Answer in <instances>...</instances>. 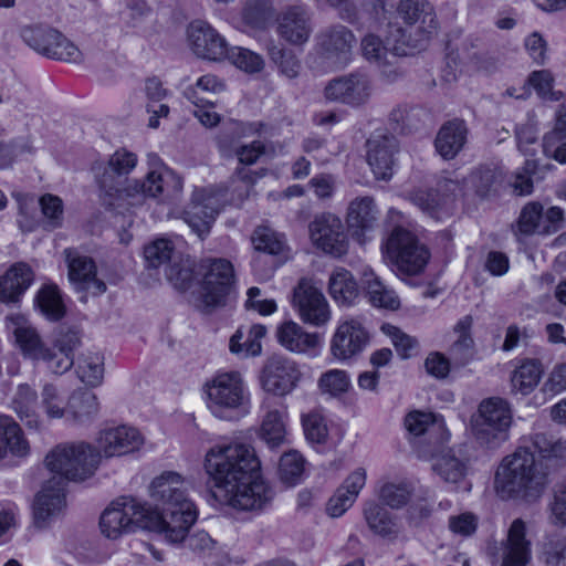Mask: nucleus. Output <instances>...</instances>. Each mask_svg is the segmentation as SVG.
Listing matches in <instances>:
<instances>
[{"label": "nucleus", "instance_id": "obj_1", "mask_svg": "<svg viewBox=\"0 0 566 566\" xmlns=\"http://www.w3.org/2000/svg\"><path fill=\"white\" fill-rule=\"evenodd\" d=\"M203 469L221 504L242 511L262 510L273 497L261 476L260 461L248 444H214L205 455Z\"/></svg>", "mask_w": 566, "mask_h": 566}, {"label": "nucleus", "instance_id": "obj_2", "mask_svg": "<svg viewBox=\"0 0 566 566\" xmlns=\"http://www.w3.org/2000/svg\"><path fill=\"white\" fill-rule=\"evenodd\" d=\"M551 484V473L527 446H520L497 464L493 491L502 501L523 505L538 503Z\"/></svg>", "mask_w": 566, "mask_h": 566}, {"label": "nucleus", "instance_id": "obj_3", "mask_svg": "<svg viewBox=\"0 0 566 566\" xmlns=\"http://www.w3.org/2000/svg\"><path fill=\"white\" fill-rule=\"evenodd\" d=\"M150 496L160 506V512L146 504L155 532L165 535L170 543L184 541L196 522L198 511L187 496L185 482L176 472H164L150 484Z\"/></svg>", "mask_w": 566, "mask_h": 566}, {"label": "nucleus", "instance_id": "obj_4", "mask_svg": "<svg viewBox=\"0 0 566 566\" xmlns=\"http://www.w3.org/2000/svg\"><path fill=\"white\" fill-rule=\"evenodd\" d=\"M202 390L208 410L220 420H234L248 412L250 391L238 370L216 373L205 382Z\"/></svg>", "mask_w": 566, "mask_h": 566}, {"label": "nucleus", "instance_id": "obj_5", "mask_svg": "<svg viewBox=\"0 0 566 566\" xmlns=\"http://www.w3.org/2000/svg\"><path fill=\"white\" fill-rule=\"evenodd\" d=\"M45 465L53 473L51 480L65 488L66 481H84L99 465V453L84 441L61 443L45 457Z\"/></svg>", "mask_w": 566, "mask_h": 566}, {"label": "nucleus", "instance_id": "obj_6", "mask_svg": "<svg viewBox=\"0 0 566 566\" xmlns=\"http://www.w3.org/2000/svg\"><path fill=\"white\" fill-rule=\"evenodd\" d=\"M397 12L406 24L397 29L396 50L403 52L402 46L422 49L437 33L439 23L433 6L426 0H399Z\"/></svg>", "mask_w": 566, "mask_h": 566}, {"label": "nucleus", "instance_id": "obj_7", "mask_svg": "<svg viewBox=\"0 0 566 566\" xmlns=\"http://www.w3.org/2000/svg\"><path fill=\"white\" fill-rule=\"evenodd\" d=\"M148 514L145 503L130 496H120L104 510L99 527L111 539H116L137 527L155 531Z\"/></svg>", "mask_w": 566, "mask_h": 566}, {"label": "nucleus", "instance_id": "obj_8", "mask_svg": "<svg viewBox=\"0 0 566 566\" xmlns=\"http://www.w3.org/2000/svg\"><path fill=\"white\" fill-rule=\"evenodd\" d=\"M389 259L408 275L421 273L430 259L426 244L409 229L396 226L386 242Z\"/></svg>", "mask_w": 566, "mask_h": 566}, {"label": "nucleus", "instance_id": "obj_9", "mask_svg": "<svg viewBox=\"0 0 566 566\" xmlns=\"http://www.w3.org/2000/svg\"><path fill=\"white\" fill-rule=\"evenodd\" d=\"M20 35L27 45L46 57L73 63L82 60L78 48L49 25H25L21 29Z\"/></svg>", "mask_w": 566, "mask_h": 566}, {"label": "nucleus", "instance_id": "obj_10", "mask_svg": "<svg viewBox=\"0 0 566 566\" xmlns=\"http://www.w3.org/2000/svg\"><path fill=\"white\" fill-rule=\"evenodd\" d=\"M511 423L512 412L509 403L501 398H489L480 403L473 432L480 443L497 447L507 439Z\"/></svg>", "mask_w": 566, "mask_h": 566}, {"label": "nucleus", "instance_id": "obj_11", "mask_svg": "<svg viewBox=\"0 0 566 566\" xmlns=\"http://www.w3.org/2000/svg\"><path fill=\"white\" fill-rule=\"evenodd\" d=\"M292 306L304 323L313 326H324L332 317L331 307L325 295L307 277L301 279L293 289Z\"/></svg>", "mask_w": 566, "mask_h": 566}, {"label": "nucleus", "instance_id": "obj_12", "mask_svg": "<svg viewBox=\"0 0 566 566\" xmlns=\"http://www.w3.org/2000/svg\"><path fill=\"white\" fill-rule=\"evenodd\" d=\"M226 201L223 191L219 189L202 188L193 192L185 220L200 239L208 235Z\"/></svg>", "mask_w": 566, "mask_h": 566}, {"label": "nucleus", "instance_id": "obj_13", "mask_svg": "<svg viewBox=\"0 0 566 566\" xmlns=\"http://www.w3.org/2000/svg\"><path fill=\"white\" fill-rule=\"evenodd\" d=\"M313 244L326 254L335 258L345 255L349 241L343 221L333 213L316 216L308 226Z\"/></svg>", "mask_w": 566, "mask_h": 566}, {"label": "nucleus", "instance_id": "obj_14", "mask_svg": "<svg viewBox=\"0 0 566 566\" xmlns=\"http://www.w3.org/2000/svg\"><path fill=\"white\" fill-rule=\"evenodd\" d=\"M369 342V333L364 322L358 317H347L338 322L331 339V354L345 361L359 355Z\"/></svg>", "mask_w": 566, "mask_h": 566}, {"label": "nucleus", "instance_id": "obj_15", "mask_svg": "<svg viewBox=\"0 0 566 566\" xmlns=\"http://www.w3.org/2000/svg\"><path fill=\"white\" fill-rule=\"evenodd\" d=\"M301 376L302 374L295 361L274 355L264 364L260 384L266 392L284 397L296 388Z\"/></svg>", "mask_w": 566, "mask_h": 566}, {"label": "nucleus", "instance_id": "obj_16", "mask_svg": "<svg viewBox=\"0 0 566 566\" xmlns=\"http://www.w3.org/2000/svg\"><path fill=\"white\" fill-rule=\"evenodd\" d=\"M137 156L127 149H118L109 156L107 163L93 167L96 181L104 195H114L127 182V176L135 169Z\"/></svg>", "mask_w": 566, "mask_h": 566}, {"label": "nucleus", "instance_id": "obj_17", "mask_svg": "<svg viewBox=\"0 0 566 566\" xmlns=\"http://www.w3.org/2000/svg\"><path fill=\"white\" fill-rule=\"evenodd\" d=\"M370 78L364 73H350L333 78L325 87V97L349 106H360L371 96Z\"/></svg>", "mask_w": 566, "mask_h": 566}, {"label": "nucleus", "instance_id": "obj_18", "mask_svg": "<svg viewBox=\"0 0 566 566\" xmlns=\"http://www.w3.org/2000/svg\"><path fill=\"white\" fill-rule=\"evenodd\" d=\"M357 39L354 32L340 23L328 25L316 35L318 52L335 64H346Z\"/></svg>", "mask_w": 566, "mask_h": 566}, {"label": "nucleus", "instance_id": "obj_19", "mask_svg": "<svg viewBox=\"0 0 566 566\" xmlns=\"http://www.w3.org/2000/svg\"><path fill=\"white\" fill-rule=\"evenodd\" d=\"M143 443L144 438L136 428L118 426L99 432L95 450L99 453V459L122 457L138 450Z\"/></svg>", "mask_w": 566, "mask_h": 566}, {"label": "nucleus", "instance_id": "obj_20", "mask_svg": "<svg viewBox=\"0 0 566 566\" xmlns=\"http://www.w3.org/2000/svg\"><path fill=\"white\" fill-rule=\"evenodd\" d=\"M276 33L292 45H303L312 33L311 13L303 4L289 6L276 17Z\"/></svg>", "mask_w": 566, "mask_h": 566}, {"label": "nucleus", "instance_id": "obj_21", "mask_svg": "<svg viewBox=\"0 0 566 566\" xmlns=\"http://www.w3.org/2000/svg\"><path fill=\"white\" fill-rule=\"evenodd\" d=\"M81 337L76 331H60L53 340L52 347L40 352L38 360L45 363L49 370L62 375L74 365V350L80 346Z\"/></svg>", "mask_w": 566, "mask_h": 566}, {"label": "nucleus", "instance_id": "obj_22", "mask_svg": "<svg viewBox=\"0 0 566 566\" xmlns=\"http://www.w3.org/2000/svg\"><path fill=\"white\" fill-rule=\"evenodd\" d=\"M234 280L232 264L223 259L213 260L202 281V301L207 306H219L224 302Z\"/></svg>", "mask_w": 566, "mask_h": 566}, {"label": "nucleus", "instance_id": "obj_23", "mask_svg": "<svg viewBox=\"0 0 566 566\" xmlns=\"http://www.w3.org/2000/svg\"><path fill=\"white\" fill-rule=\"evenodd\" d=\"M188 39L192 52L202 59L218 61L226 56V39L209 23L197 20L188 27Z\"/></svg>", "mask_w": 566, "mask_h": 566}, {"label": "nucleus", "instance_id": "obj_24", "mask_svg": "<svg viewBox=\"0 0 566 566\" xmlns=\"http://www.w3.org/2000/svg\"><path fill=\"white\" fill-rule=\"evenodd\" d=\"M379 210L373 197L365 196L352 200L347 208L346 223L352 237L359 244L369 240L378 221Z\"/></svg>", "mask_w": 566, "mask_h": 566}, {"label": "nucleus", "instance_id": "obj_25", "mask_svg": "<svg viewBox=\"0 0 566 566\" xmlns=\"http://www.w3.org/2000/svg\"><path fill=\"white\" fill-rule=\"evenodd\" d=\"M397 151L398 142L392 135L375 134L367 140V161L377 179L391 178Z\"/></svg>", "mask_w": 566, "mask_h": 566}, {"label": "nucleus", "instance_id": "obj_26", "mask_svg": "<svg viewBox=\"0 0 566 566\" xmlns=\"http://www.w3.org/2000/svg\"><path fill=\"white\" fill-rule=\"evenodd\" d=\"M69 269V279L80 290L101 295L106 291V284L96 277V265L92 258L81 254L75 249L64 250Z\"/></svg>", "mask_w": 566, "mask_h": 566}, {"label": "nucleus", "instance_id": "obj_27", "mask_svg": "<svg viewBox=\"0 0 566 566\" xmlns=\"http://www.w3.org/2000/svg\"><path fill=\"white\" fill-rule=\"evenodd\" d=\"M64 486L48 480L35 497L33 504V524L44 530L59 517L65 506Z\"/></svg>", "mask_w": 566, "mask_h": 566}, {"label": "nucleus", "instance_id": "obj_28", "mask_svg": "<svg viewBox=\"0 0 566 566\" xmlns=\"http://www.w3.org/2000/svg\"><path fill=\"white\" fill-rule=\"evenodd\" d=\"M527 526L522 518H515L507 531L502 546L501 566H527L532 560V542L526 537Z\"/></svg>", "mask_w": 566, "mask_h": 566}, {"label": "nucleus", "instance_id": "obj_29", "mask_svg": "<svg viewBox=\"0 0 566 566\" xmlns=\"http://www.w3.org/2000/svg\"><path fill=\"white\" fill-rule=\"evenodd\" d=\"M496 179L494 169L489 167H480L473 170L467 178H458V176H446L440 178V187L455 192H474L480 197H486Z\"/></svg>", "mask_w": 566, "mask_h": 566}, {"label": "nucleus", "instance_id": "obj_30", "mask_svg": "<svg viewBox=\"0 0 566 566\" xmlns=\"http://www.w3.org/2000/svg\"><path fill=\"white\" fill-rule=\"evenodd\" d=\"M366 484V471L361 468L352 472L328 500L326 512L332 517L342 516L356 501Z\"/></svg>", "mask_w": 566, "mask_h": 566}, {"label": "nucleus", "instance_id": "obj_31", "mask_svg": "<svg viewBox=\"0 0 566 566\" xmlns=\"http://www.w3.org/2000/svg\"><path fill=\"white\" fill-rule=\"evenodd\" d=\"M33 272L25 263H15L0 276V302L17 304L30 287Z\"/></svg>", "mask_w": 566, "mask_h": 566}, {"label": "nucleus", "instance_id": "obj_32", "mask_svg": "<svg viewBox=\"0 0 566 566\" xmlns=\"http://www.w3.org/2000/svg\"><path fill=\"white\" fill-rule=\"evenodd\" d=\"M30 453V444L20 426L7 415H0V460L8 454L25 458Z\"/></svg>", "mask_w": 566, "mask_h": 566}, {"label": "nucleus", "instance_id": "obj_33", "mask_svg": "<svg viewBox=\"0 0 566 566\" xmlns=\"http://www.w3.org/2000/svg\"><path fill=\"white\" fill-rule=\"evenodd\" d=\"M468 128L463 120L454 119L446 123L434 140L438 154L444 159H453L467 143Z\"/></svg>", "mask_w": 566, "mask_h": 566}, {"label": "nucleus", "instance_id": "obj_34", "mask_svg": "<svg viewBox=\"0 0 566 566\" xmlns=\"http://www.w3.org/2000/svg\"><path fill=\"white\" fill-rule=\"evenodd\" d=\"M361 283L371 305L391 311L399 308L400 300L397 293L386 285L369 266H365L361 271Z\"/></svg>", "mask_w": 566, "mask_h": 566}, {"label": "nucleus", "instance_id": "obj_35", "mask_svg": "<svg viewBox=\"0 0 566 566\" xmlns=\"http://www.w3.org/2000/svg\"><path fill=\"white\" fill-rule=\"evenodd\" d=\"M279 343L290 352L307 353L319 344V337L315 333L306 332L295 322H285L277 327Z\"/></svg>", "mask_w": 566, "mask_h": 566}, {"label": "nucleus", "instance_id": "obj_36", "mask_svg": "<svg viewBox=\"0 0 566 566\" xmlns=\"http://www.w3.org/2000/svg\"><path fill=\"white\" fill-rule=\"evenodd\" d=\"M258 437L270 449H276L287 443V413L279 409L268 410L262 419Z\"/></svg>", "mask_w": 566, "mask_h": 566}, {"label": "nucleus", "instance_id": "obj_37", "mask_svg": "<svg viewBox=\"0 0 566 566\" xmlns=\"http://www.w3.org/2000/svg\"><path fill=\"white\" fill-rule=\"evenodd\" d=\"M364 520L375 535L395 538L399 533L397 520L388 510L375 501H368L363 509Z\"/></svg>", "mask_w": 566, "mask_h": 566}, {"label": "nucleus", "instance_id": "obj_38", "mask_svg": "<svg viewBox=\"0 0 566 566\" xmlns=\"http://www.w3.org/2000/svg\"><path fill=\"white\" fill-rule=\"evenodd\" d=\"M19 419L30 429H39L42 418L38 411V395L29 385H20L11 402Z\"/></svg>", "mask_w": 566, "mask_h": 566}, {"label": "nucleus", "instance_id": "obj_39", "mask_svg": "<svg viewBox=\"0 0 566 566\" xmlns=\"http://www.w3.org/2000/svg\"><path fill=\"white\" fill-rule=\"evenodd\" d=\"M437 189H417L409 193V200L429 217L440 220L448 213V196L451 193L440 187V180Z\"/></svg>", "mask_w": 566, "mask_h": 566}, {"label": "nucleus", "instance_id": "obj_40", "mask_svg": "<svg viewBox=\"0 0 566 566\" xmlns=\"http://www.w3.org/2000/svg\"><path fill=\"white\" fill-rule=\"evenodd\" d=\"M99 412L97 396L86 389L74 390L67 400V418L78 424L88 423Z\"/></svg>", "mask_w": 566, "mask_h": 566}, {"label": "nucleus", "instance_id": "obj_41", "mask_svg": "<svg viewBox=\"0 0 566 566\" xmlns=\"http://www.w3.org/2000/svg\"><path fill=\"white\" fill-rule=\"evenodd\" d=\"M471 326V316H464L454 326L455 339L449 347V356L455 366L467 365L474 356V342L470 334Z\"/></svg>", "mask_w": 566, "mask_h": 566}, {"label": "nucleus", "instance_id": "obj_42", "mask_svg": "<svg viewBox=\"0 0 566 566\" xmlns=\"http://www.w3.org/2000/svg\"><path fill=\"white\" fill-rule=\"evenodd\" d=\"M328 290L332 298L339 305H352L359 295L354 276L343 268L336 269L331 274Z\"/></svg>", "mask_w": 566, "mask_h": 566}, {"label": "nucleus", "instance_id": "obj_43", "mask_svg": "<svg viewBox=\"0 0 566 566\" xmlns=\"http://www.w3.org/2000/svg\"><path fill=\"white\" fill-rule=\"evenodd\" d=\"M542 374L541 363L534 359L523 360L512 374V389L515 392L528 395L538 385Z\"/></svg>", "mask_w": 566, "mask_h": 566}, {"label": "nucleus", "instance_id": "obj_44", "mask_svg": "<svg viewBox=\"0 0 566 566\" xmlns=\"http://www.w3.org/2000/svg\"><path fill=\"white\" fill-rule=\"evenodd\" d=\"M145 92L147 96L146 108L150 114L148 126L157 128L159 118L167 117L169 114V106L163 103L167 96V91L157 78H149L146 82Z\"/></svg>", "mask_w": 566, "mask_h": 566}, {"label": "nucleus", "instance_id": "obj_45", "mask_svg": "<svg viewBox=\"0 0 566 566\" xmlns=\"http://www.w3.org/2000/svg\"><path fill=\"white\" fill-rule=\"evenodd\" d=\"M76 374L80 380L86 386H99L104 378L103 355L93 352L82 354L76 363Z\"/></svg>", "mask_w": 566, "mask_h": 566}, {"label": "nucleus", "instance_id": "obj_46", "mask_svg": "<svg viewBox=\"0 0 566 566\" xmlns=\"http://www.w3.org/2000/svg\"><path fill=\"white\" fill-rule=\"evenodd\" d=\"M147 197L156 198L160 195L179 192L180 179L169 170L150 169L144 181Z\"/></svg>", "mask_w": 566, "mask_h": 566}, {"label": "nucleus", "instance_id": "obj_47", "mask_svg": "<svg viewBox=\"0 0 566 566\" xmlns=\"http://www.w3.org/2000/svg\"><path fill=\"white\" fill-rule=\"evenodd\" d=\"M544 566H566V535L553 533L544 536L538 551Z\"/></svg>", "mask_w": 566, "mask_h": 566}, {"label": "nucleus", "instance_id": "obj_48", "mask_svg": "<svg viewBox=\"0 0 566 566\" xmlns=\"http://www.w3.org/2000/svg\"><path fill=\"white\" fill-rule=\"evenodd\" d=\"M518 230L525 235L552 233V227L544 221L541 203L530 202L523 208L518 218Z\"/></svg>", "mask_w": 566, "mask_h": 566}, {"label": "nucleus", "instance_id": "obj_49", "mask_svg": "<svg viewBox=\"0 0 566 566\" xmlns=\"http://www.w3.org/2000/svg\"><path fill=\"white\" fill-rule=\"evenodd\" d=\"M269 56L281 76L287 80H294L300 75L302 64L292 50L272 44L269 48Z\"/></svg>", "mask_w": 566, "mask_h": 566}, {"label": "nucleus", "instance_id": "obj_50", "mask_svg": "<svg viewBox=\"0 0 566 566\" xmlns=\"http://www.w3.org/2000/svg\"><path fill=\"white\" fill-rule=\"evenodd\" d=\"M317 386L322 394L339 398L352 388V379L346 370L329 369L319 376Z\"/></svg>", "mask_w": 566, "mask_h": 566}, {"label": "nucleus", "instance_id": "obj_51", "mask_svg": "<svg viewBox=\"0 0 566 566\" xmlns=\"http://www.w3.org/2000/svg\"><path fill=\"white\" fill-rule=\"evenodd\" d=\"M305 460L297 451L285 452L279 463V476L286 486L298 484L304 475Z\"/></svg>", "mask_w": 566, "mask_h": 566}, {"label": "nucleus", "instance_id": "obj_52", "mask_svg": "<svg viewBox=\"0 0 566 566\" xmlns=\"http://www.w3.org/2000/svg\"><path fill=\"white\" fill-rule=\"evenodd\" d=\"M35 303L41 313L51 321H59L65 314V307L56 286L42 287L36 294Z\"/></svg>", "mask_w": 566, "mask_h": 566}, {"label": "nucleus", "instance_id": "obj_53", "mask_svg": "<svg viewBox=\"0 0 566 566\" xmlns=\"http://www.w3.org/2000/svg\"><path fill=\"white\" fill-rule=\"evenodd\" d=\"M528 447L534 453L535 451L538 452L539 457L543 459L563 460L566 458V441L554 439L545 433L534 434Z\"/></svg>", "mask_w": 566, "mask_h": 566}, {"label": "nucleus", "instance_id": "obj_54", "mask_svg": "<svg viewBox=\"0 0 566 566\" xmlns=\"http://www.w3.org/2000/svg\"><path fill=\"white\" fill-rule=\"evenodd\" d=\"M433 470L444 482L453 484L460 482L467 472L465 464L450 452L436 459Z\"/></svg>", "mask_w": 566, "mask_h": 566}, {"label": "nucleus", "instance_id": "obj_55", "mask_svg": "<svg viewBox=\"0 0 566 566\" xmlns=\"http://www.w3.org/2000/svg\"><path fill=\"white\" fill-rule=\"evenodd\" d=\"M41 406L49 420L67 417V402L63 395L53 385H45L41 394Z\"/></svg>", "mask_w": 566, "mask_h": 566}, {"label": "nucleus", "instance_id": "obj_56", "mask_svg": "<svg viewBox=\"0 0 566 566\" xmlns=\"http://www.w3.org/2000/svg\"><path fill=\"white\" fill-rule=\"evenodd\" d=\"M252 241L255 250L271 255H280L286 248L283 237L265 227L254 231Z\"/></svg>", "mask_w": 566, "mask_h": 566}, {"label": "nucleus", "instance_id": "obj_57", "mask_svg": "<svg viewBox=\"0 0 566 566\" xmlns=\"http://www.w3.org/2000/svg\"><path fill=\"white\" fill-rule=\"evenodd\" d=\"M263 176L262 171H253L243 167L238 168L230 179L231 199L243 200L248 198L256 180Z\"/></svg>", "mask_w": 566, "mask_h": 566}, {"label": "nucleus", "instance_id": "obj_58", "mask_svg": "<svg viewBox=\"0 0 566 566\" xmlns=\"http://www.w3.org/2000/svg\"><path fill=\"white\" fill-rule=\"evenodd\" d=\"M185 96L195 105L193 115L203 126L213 127L219 123L220 116L212 111L214 102L205 96H199L197 90L192 88H187Z\"/></svg>", "mask_w": 566, "mask_h": 566}, {"label": "nucleus", "instance_id": "obj_59", "mask_svg": "<svg viewBox=\"0 0 566 566\" xmlns=\"http://www.w3.org/2000/svg\"><path fill=\"white\" fill-rule=\"evenodd\" d=\"M224 57H228L237 67L249 73L261 71L264 64L261 55L241 46L228 48Z\"/></svg>", "mask_w": 566, "mask_h": 566}, {"label": "nucleus", "instance_id": "obj_60", "mask_svg": "<svg viewBox=\"0 0 566 566\" xmlns=\"http://www.w3.org/2000/svg\"><path fill=\"white\" fill-rule=\"evenodd\" d=\"M382 331L388 335L399 356L403 359L412 357L419 348L417 338L406 334L394 325L382 326Z\"/></svg>", "mask_w": 566, "mask_h": 566}, {"label": "nucleus", "instance_id": "obj_61", "mask_svg": "<svg viewBox=\"0 0 566 566\" xmlns=\"http://www.w3.org/2000/svg\"><path fill=\"white\" fill-rule=\"evenodd\" d=\"M14 336L21 349L34 359H36L40 356V352L45 348L35 328L30 325H18L14 329Z\"/></svg>", "mask_w": 566, "mask_h": 566}, {"label": "nucleus", "instance_id": "obj_62", "mask_svg": "<svg viewBox=\"0 0 566 566\" xmlns=\"http://www.w3.org/2000/svg\"><path fill=\"white\" fill-rule=\"evenodd\" d=\"M411 489L407 483L384 484L379 491V499L391 509H400L406 505L410 499Z\"/></svg>", "mask_w": 566, "mask_h": 566}, {"label": "nucleus", "instance_id": "obj_63", "mask_svg": "<svg viewBox=\"0 0 566 566\" xmlns=\"http://www.w3.org/2000/svg\"><path fill=\"white\" fill-rule=\"evenodd\" d=\"M302 424L306 439L311 443H325L328 429L324 417L318 412H308L302 416Z\"/></svg>", "mask_w": 566, "mask_h": 566}, {"label": "nucleus", "instance_id": "obj_64", "mask_svg": "<svg viewBox=\"0 0 566 566\" xmlns=\"http://www.w3.org/2000/svg\"><path fill=\"white\" fill-rule=\"evenodd\" d=\"M46 228H60L63 222V201L54 195L46 193L39 199Z\"/></svg>", "mask_w": 566, "mask_h": 566}]
</instances>
